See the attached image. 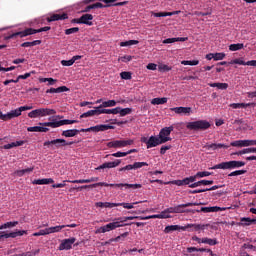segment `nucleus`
Listing matches in <instances>:
<instances>
[{
	"mask_svg": "<svg viewBox=\"0 0 256 256\" xmlns=\"http://www.w3.org/2000/svg\"><path fill=\"white\" fill-rule=\"evenodd\" d=\"M132 45H139L138 40H128L120 43V47H131Z\"/></svg>",
	"mask_w": 256,
	"mask_h": 256,
	"instance_id": "obj_44",
	"label": "nucleus"
},
{
	"mask_svg": "<svg viewBox=\"0 0 256 256\" xmlns=\"http://www.w3.org/2000/svg\"><path fill=\"white\" fill-rule=\"evenodd\" d=\"M65 19H69L67 13L53 14L48 18V21L51 23L52 21H65Z\"/></svg>",
	"mask_w": 256,
	"mask_h": 256,
	"instance_id": "obj_25",
	"label": "nucleus"
},
{
	"mask_svg": "<svg viewBox=\"0 0 256 256\" xmlns=\"http://www.w3.org/2000/svg\"><path fill=\"white\" fill-rule=\"evenodd\" d=\"M62 229H65V226L59 225V226H52L49 228H46L47 235H51V233H59Z\"/></svg>",
	"mask_w": 256,
	"mask_h": 256,
	"instance_id": "obj_32",
	"label": "nucleus"
},
{
	"mask_svg": "<svg viewBox=\"0 0 256 256\" xmlns=\"http://www.w3.org/2000/svg\"><path fill=\"white\" fill-rule=\"evenodd\" d=\"M221 211V207L212 206V207H201L200 210H194V213H217Z\"/></svg>",
	"mask_w": 256,
	"mask_h": 256,
	"instance_id": "obj_21",
	"label": "nucleus"
},
{
	"mask_svg": "<svg viewBox=\"0 0 256 256\" xmlns=\"http://www.w3.org/2000/svg\"><path fill=\"white\" fill-rule=\"evenodd\" d=\"M127 3H129V2L124 1V2H117L115 4L103 5V3H101V2H97L92 5H93L94 9H103V7H123V6L127 5Z\"/></svg>",
	"mask_w": 256,
	"mask_h": 256,
	"instance_id": "obj_15",
	"label": "nucleus"
},
{
	"mask_svg": "<svg viewBox=\"0 0 256 256\" xmlns=\"http://www.w3.org/2000/svg\"><path fill=\"white\" fill-rule=\"evenodd\" d=\"M173 231H186V228L180 225H170L166 226L164 229V233H173Z\"/></svg>",
	"mask_w": 256,
	"mask_h": 256,
	"instance_id": "obj_26",
	"label": "nucleus"
},
{
	"mask_svg": "<svg viewBox=\"0 0 256 256\" xmlns=\"http://www.w3.org/2000/svg\"><path fill=\"white\" fill-rule=\"evenodd\" d=\"M164 185H177L178 187H183V179L182 180H174L164 183Z\"/></svg>",
	"mask_w": 256,
	"mask_h": 256,
	"instance_id": "obj_58",
	"label": "nucleus"
},
{
	"mask_svg": "<svg viewBox=\"0 0 256 256\" xmlns=\"http://www.w3.org/2000/svg\"><path fill=\"white\" fill-rule=\"evenodd\" d=\"M47 127H49V126H43V125L32 126V127H28L27 131L29 133H47V132H49V128H47Z\"/></svg>",
	"mask_w": 256,
	"mask_h": 256,
	"instance_id": "obj_20",
	"label": "nucleus"
},
{
	"mask_svg": "<svg viewBox=\"0 0 256 256\" xmlns=\"http://www.w3.org/2000/svg\"><path fill=\"white\" fill-rule=\"evenodd\" d=\"M247 153H256V147L255 148H244L243 150H240L234 155H247Z\"/></svg>",
	"mask_w": 256,
	"mask_h": 256,
	"instance_id": "obj_40",
	"label": "nucleus"
},
{
	"mask_svg": "<svg viewBox=\"0 0 256 256\" xmlns=\"http://www.w3.org/2000/svg\"><path fill=\"white\" fill-rule=\"evenodd\" d=\"M43 31H51L49 26L42 27L40 29L27 28L20 32H15L8 36V39H15V37H28V35H35L36 33H43Z\"/></svg>",
	"mask_w": 256,
	"mask_h": 256,
	"instance_id": "obj_5",
	"label": "nucleus"
},
{
	"mask_svg": "<svg viewBox=\"0 0 256 256\" xmlns=\"http://www.w3.org/2000/svg\"><path fill=\"white\" fill-rule=\"evenodd\" d=\"M51 183H55L53 178H43V179H37L33 181V185H49Z\"/></svg>",
	"mask_w": 256,
	"mask_h": 256,
	"instance_id": "obj_30",
	"label": "nucleus"
},
{
	"mask_svg": "<svg viewBox=\"0 0 256 256\" xmlns=\"http://www.w3.org/2000/svg\"><path fill=\"white\" fill-rule=\"evenodd\" d=\"M209 87H217V89H221L222 91H225L229 88V84L227 83H209Z\"/></svg>",
	"mask_w": 256,
	"mask_h": 256,
	"instance_id": "obj_38",
	"label": "nucleus"
},
{
	"mask_svg": "<svg viewBox=\"0 0 256 256\" xmlns=\"http://www.w3.org/2000/svg\"><path fill=\"white\" fill-rule=\"evenodd\" d=\"M134 169H141V167H148L149 164L147 162H135L132 164Z\"/></svg>",
	"mask_w": 256,
	"mask_h": 256,
	"instance_id": "obj_59",
	"label": "nucleus"
},
{
	"mask_svg": "<svg viewBox=\"0 0 256 256\" xmlns=\"http://www.w3.org/2000/svg\"><path fill=\"white\" fill-rule=\"evenodd\" d=\"M244 47L245 45L243 43L230 44L229 51H241Z\"/></svg>",
	"mask_w": 256,
	"mask_h": 256,
	"instance_id": "obj_43",
	"label": "nucleus"
},
{
	"mask_svg": "<svg viewBox=\"0 0 256 256\" xmlns=\"http://www.w3.org/2000/svg\"><path fill=\"white\" fill-rule=\"evenodd\" d=\"M87 187H115L116 189H121V191H123V189L125 190L141 189L143 186L141 184H127V183L109 184L107 182H98V183H94L91 186H84V188H87Z\"/></svg>",
	"mask_w": 256,
	"mask_h": 256,
	"instance_id": "obj_3",
	"label": "nucleus"
},
{
	"mask_svg": "<svg viewBox=\"0 0 256 256\" xmlns=\"http://www.w3.org/2000/svg\"><path fill=\"white\" fill-rule=\"evenodd\" d=\"M133 219H139L141 221V219H143V216L120 217V218H117L116 221H119L120 225H122L121 223H125V221H133Z\"/></svg>",
	"mask_w": 256,
	"mask_h": 256,
	"instance_id": "obj_36",
	"label": "nucleus"
},
{
	"mask_svg": "<svg viewBox=\"0 0 256 256\" xmlns=\"http://www.w3.org/2000/svg\"><path fill=\"white\" fill-rule=\"evenodd\" d=\"M67 91H69L67 86H60L58 88H50L46 90V93H65Z\"/></svg>",
	"mask_w": 256,
	"mask_h": 256,
	"instance_id": "obj_31",
	"label": "nucleus"
},
{
	"mask_svg": "<svg viewBox=\"0 0 256 256\" xmlns=\"http://www.w3.org/2000/svg\"><path fill=\"white\" fill-rule=\"evenodd\" d=\"M92 21H93L92 14H84L80 17L79 23H81V25H88L89 27H91L93 25Z\"/></svg>",
	"mask_w": 256,
	"mask_h": 256,
	"instance_id": "obj_23",
	"label": "nucleus"
},
{
	"mask_svg": "<svg viewBox=\"0 0 256 256\" xmlns=\"http://www.w3.org/2000/svg\"><path fill=\"white\" fill-rule=\"evenodd\" d=\"M73 33H79V27H73L65 30V35H73Z\"/></svg>",
	"mask_w": 256,
	"mask_h": 256,
	"instance_id": "obj_62",
	"label": "nucleus"
},
{
	"mask_svg": "<svg viewBox=\"0 0 256 256\" xmlns=\"http://www.w3.org/2000/svg\"><path fill=\"white\" fill-rule=\"evenodd\" d=\"M75 241H77L75 237L64 239L59 246L60 251H63V250L69 251V249L73 247V243H75Z\"/></svg>",
	"mask_w": 256,
	"mask_h": 256,
	"instance_id": "obj_13",
	"label": "nucleus"
},
{
	"mask_svg": "<svg viewBox=\"0 0 256 256\" xmlns=\"http://www.w3.org/2000/svg\"><path fill=\"white\" fill-rule=\"evenodd\" d=\"M225 53L220 52V53H214V61H223L225 59Z\"/></svg>",
	"mask_w": 256,
	"mask_h": 256,
	"instance_id": "obj_60",
	"label": "nucleus"
},
{
	"mask_svg": "<svg viewBox=\"0 0 256 256\" xmlns=\"http://www.w3.org/2000/svg\"><path fill=\"white\" fill-rule=\"evenodd\" d=\"M95 115H99V107H96L95 110H89V111L83 113L80 116V119H85L87 117H93Z\"/></svg>",
	"mask_w": 256,
	"mask_h": 256,
	"instance_id": "obj_33",
	"label": "nucleus"
},
{
	"mask_svg": "<svg viewBox=\"0 0 256 256\" xmlns=\"http://www.w3.org/2000/svg\"><path fill=\"white\" fill-rule=\"evenodd\" d=\"M56 113H57V111H55V109L39 108L40 117H48V116H51V115H55Z\"/></svg>",
	"mask_w": 256,
	"mask_h": 256,
	"instance_id": "obj_27",
	"label": "nucleus"
},
{
	"mask_svg": "<svg viewBox=\"0 0 256 256\" xmlns=\"http://www.w3.org/2000/svg\"><path fill=\"white\" fill-rule=\"evenodd\" d=\"M196 181L195 176L186 177L183 179V185H188L189 187V185H193Z\"/></svg>",
	"mask_w": 256,
	"mask_h": 256,
	"instance_id": "obj_47",
	"label": "nucleus"
},
{
	"mask_svg": "<svg viewBox=\"0 0 256 256\" xmlns=\"http://www.w3.org/2000/svg\"><path fill=\"white\" fill-rule=\"evenodd\" d=\"M228 65H248L250 67H256V60L243 61L241 58H236L228 62Z\"/></svg>",
	"mask_w": 256,
	"mask_h": 256,
	"instance_id": "obj_14",
	"label": "nucleus"
},
{
	"mask_svg": "<svg viewBox=\"0 0 256 256\" xmlns=\"http://www.w3.org/2000/svg\"><path fill=\"white\" fill-rule=\"evenodd\" d=\"M23 235H27V230H16L14 232H4V239H15L17 237H23Z\"/></svg>",
	"mask_w": 256,
	"mask_h": 256,
	"instance_id": "obj_16",
	"label": "nucleus"
},
{
	"mask_svg": "<svg viewBox=\"0 0 256 256\" xmlns=\"http://www.w3.org/2000/svg\"><path fill=\"white\" fill-rule=\"evenodd\" d=\"M175 129V127L173 126H169V127H164L160 130L159 132V139L162 143H167V141H172L171 138V132Z\"/></svg>",
	"mask_w": 256,
	"mask_h": 256,
	"instance_id": "obj_11",
	"label": "nucleus"
},
{
	"mask_svg": "<svg viewBox=\"0 0 256 256\" xmlns=\"http://www.w3.org/2000/svg\"><path fill=\"white\" fill-rule=\"evenodd\" d=\"M251 104H245V103H232L229 105L232 109H246V107H249Z\"/></svg>",
	"mask_w": 256,
	"mask_h": 256,
	"instance_id": "obj_45",
	"label": "nucleus"
},
{
	"mask_svg": "<svg viewBox=\"0 0 256 256\" xmlns=\"http://www.w3.org/2000/svg\"><path fill=\"white\" fill-rule=\"evenodd\" d=\"M256 223V220H253L249 217H242L240 218V223L241 227H249V225H253Z\"/></svg>",
	"mask_w": 256,
	"mask_h": 256,
	"instance_id": "obj_29",
	"label": "nucleus"
},
{
	"mask_svg": "<svg viewBox=\"0 0 256 256\" xmlns=\"http://www.w3.org/2000/svg\"><path fill=\"white\" fill-rule=\"evenodd\" d=\"M121 79H125L126 81H129L131 79V72H121L120 73Z\"/></svg>",
	"mask_w": 256,
	"mask_h": 256,
	"instance_id": "obj_63",
	"label": "nucleus"
},
{
	"mask_svg": "<svg viewBox=\"0 0 256 256\" xmlns=\"http://www.w3.org/2000/svg\"><path fill=\"white\" fill-rule=\"evenodd\" d=\"M29 173H33V168H26L15 171V175H17V177H23V175H29Z\"/></svg>",
	"mask_w": 256,
	"mask_h": 256,
	"instance_id": "obj_39",
	"label": "nucleus"
},
{
	"mask_svg": "<svg viewBox=\"0 0 256 256\" xmlns=\"http://www.w3.org/2000/svg\"><path fill=\"white\" fill-rule=\"evenodd\" d=\"M137 203L139 202H134V203L122 202V203H118V207H123L124 209H133L134 205H137Z\"/></svg>",
	"mask_w": 256,
	"mask_h": 256,
	"instance_id": "obj_49",
	"label": "nucleus"
},
{
	"mask_svg": "<svg viewBox=\"0 0 256 256\" xmlns=\"http://www.w3.org/2000/svg\"><path fill=\"white\" fill-rule=\"evenodd\" d=\"M106 107H101L98 106V113L99 115H118L119 111L117 108H113V109H105Z\"/></svg>",
	"mask_w": 256,
	"mask_h": 256,
	"instance_id": "obj_22",
	"label": "nucleus"
},
{
	"mask_svg": "<svg viewBox=\"0 0 256 256\" xmlns=\"http://www.w3.org/2000/svg\"><path fill=\"white\" fill-rule=\"evenodd\" d=\"M36 45H41V40H34L32 42H24L21 47H35Z\"/></svg>",
	"mask_w": 256,
	"mask_h": 256,
	"instance_id": "obj_46",
	"label": "nucleus"
},
{
	"mask_svg": "<svg viewBox=\"0 0 256 256\" xmlns=\"http://www.w3.org/2000/svg\"><path fill=\"white\" fill-rule=\"evenodd\" d=\"M210 175H213L211 172L203 171V172H197L194 177L195 179H201L203 177H209Z\"/></svg>",
	"mask_w": 256,
	"mask_h": 256,
	"instance_id": "obj_48",
	"label": "nucleus"
},
{
	"mask_svg": "<svg viewBox=\"0 0 256 256\" xmlns=\"http://www.w3.org/2000/svg\"><path fill=\"white\" fill-rule=\"evenodd\" d=\"M158 71H160L161 73H166L167 71H171V66H168L166 64H160L158 66Z\"/></svg>",
	"mask_w": 256,
	"mask_h": 256,
	"instance_id": "obj_56",
	"label": "nucleus"
},
{
	"mask_svg": "<svg viewBox=\"0 0 256 256\" xmlns=\"http://www.w3.org/2000/svg\"><path fill=\"white\" fill-rule=\"evenodd\" d=\"M75 142H67V140L63 138H57L54 140H47L43 143L44 147L50 149V151H57L58 149H63V147H69L73 145Z\"/></svg>",
	"mask_w": 256,
	"mask_h": 256,
	"instance_id": "obj_4",
	"label": "nucleus"
},
{
	"mask_svg": "<svg viewBox=\"0 0 256 256\" xmlns=\"http://www.w3.org/2000/svg\"><path fill=\"white\" fill-rule=\"evenodd\" d=\"M125 237H129V232H124L120 236H117L116 238H111L109 240V243H113V241H121V239H125Z\"/></svg>",
	"mask_w": 256,
	"mask_h": 256,
	"instance_id": "obj_54",
	"label": "nucleus"
},
{
	"mask_svg": "<svg viewBox=\"0 0 256 256\" xmlns=\"http://www.w3.org/2000/svg\"><path fill=\"white\" fill-rule=\"evenodd\" d=\"M116 109H118L120 117H125L126 115H131L133 113V109L131 108L116 107Z\"/></svg>",
	"mask_w": 256,
	"mask_h": 256,
	"instance_id": "obj_37",
	"label": "nucleus"
},
{
	"mask_svg": "<svg viewBox=\"0 0 256 256\" xmlns=\"http://www.w3.org/2000/svg\"><path fill=\"white\" fill-rule=\"evenodd\" d=\"M256 145V140H244V147H253Z\"/></svg>",
	"mask_w": 256,
	"mask_h": 256,
	"instance_id": "obj_64",
	"label": "nucleus"
},
{
	"mask_svg": "<svg viewBox=\"0 0 256 256\" xmlns=\"http://www.w3.org/2000/svg\"><path fill=\"white\" fill-rule=\"evenodd\" d=\"M206 227H209V224H187L184 228L191 229V231H203Z\"/></svg>",
	"mask_w": 256,
	"mask_h": 256,
	"instance_id": "obj_24",
	"label": "nucleus"
},
{
	"mask_svg": "<svg viewBox=\"0 0 256 256\" xmlns=\"http://www.w3.org/2000/svg\"><path fill=\"white\" fill-rule=\"evenodd\" d=\"M117 105V101L115 100H107L102 102V105L100 107H115Z\"/></svg>",
	"mask_w": 256,
	"mask_h": 256,
	"instance_id": "obj_50",
	"label": "nucleus"
},
{
	"mask_svg": "<svg viewBox=\"0 0 256 256\" xmlns=\"http://www.w3.org/2000/svg\"><path fill=\"white\" fill-rule=\"evenodd\" d=\"M21 113L22 112L20 108L11 110L10 112L7 113L8 121H10V119H15V117H21Z\"/></svg>",
	"mask_w": 256,
	"mask_h": 256,
	"instance_id": "obj_35",
	"label": "nucleus"
},
{
	"mask_svg": "<svg viewBox=\"0 0 256 256\" xmlns=\"http://www.w3.org/2000/svg\"><path fill=\"white\" fill-rule=\"evenodd\" d=\"M167 103V98H154L151 100V105H165Z\"/></svg>",
	"mask_w": 256,
	"mask_h": 256,
	"instance_id": "obj_41",
	"label": "nucleus"
},
{
	"mask_svg": "<svg viewBox=\"0 0 256 256\" xmlns=\"http://www.w3.org/2000/svg\"><path fill=\"white\" fill-rule=\"evenodd\" d=\"M204 149H206V151H217V149H229V146L221 143H212L206 144Z\"/></svg>",
	"mask_w": 256,
	"mask_h": 256,
	"instance_id": "obj_18",
	"label": "nucleus"
},
{
	"mask_svg": "<svg viewBox=\"0 0 256 256\" xmlns=\"http://www.w3.org/2000/svg\"><path fill=\"white\" fill-rule=\"evenodd\" d=\"M119 227H125V224H121V222L117 220L116 222H111L109 224L101 226L96 230V233H107L109 231H114V229H117Z\"/></svg>",
	"mask_w": 256,
	"mask_h": 256,
	"instance_id": "obj_10",
	"label": "nucleus"
},
{
	"mask_svg": "<svg viewBox=\"0 0 256 256\" xmlns=\"http://www.w3.org/2000/svg\"><path fill=\"white\" fill-rule=\"evenodd\" d=\"M17 225H19L18 221H14V222H6L3 225L0 226V230L1 229H11L13 227H17Z\"/></svg>",
	"mask_w": 256,
	"mask_h": 256,
	"instance_id": "obj_42",
	"label": "nucleus"
},
{
	"mask_svg": "<svg viewBox=\"0 0 256 256\" xmlns=\"http://www.w3.org/2000/svg\"><path fill=\"white\" fill-rule=\"evenodd\" d=\"M215 182L213 180H200L189 185L190 189H195L201 187V185H213Z\"/></svg>",
	"mask_w": 256,
	"mask_h": 256,
	"instance_id": "obj_28",
	"label": "nucleus"
},
{
	"mask_svg": "<svg viewBox=\"0 0 256 256\" xmlns=\"http://www.w3.org/2000/svg\"><path fill=\"white\" fill-rule=\"evenodd\" d=\"M171 111H173L174 113H176L177 115H191V107H174L171 108Z\"/></svg>",
	"mask_w": 256,
	"mask_h": 256,
	"instance_id": "obj_19",
	"label": "nucleus"
},
{
	"mask_svg": "<svg viewBox=\"0 0 256 256\" xmlns=\"http://www.w3.org/2000/svg\"><path fill=\"white\" fill-rule=\"evenodd\" d=\"M96 181H99V177H91L90 179H79V180H73L69 181V183H96Z\"/></svg>",
	"mask_w": 256,
	"mask_h": 256,
	"instance_id": "obj_34",
	"label": "nucleus"
},
{
	"mask_svg": "<svg viewBox=\"0 0 256 256\" xmlns=\"http://www.w3.org/2000/svg\"><path fill=\"white\" fill-rule=\"evenodd\" d=\"M140 141L141 143H145L147 149H153V147L163 145V142H161V138H159V136H150L149 138L142 137Z\"/></svg>",
	"mask_w": 256,
	"mask_h": 256,
	"instance_id": "obj_8",
	"label": "nucleus"
},
{
	"mask_svg": "<svg viewBox=\"0 0 256 256\" xmlns=\"http://www.w3.org/2000/svg\"><path fill=\"white\" fill-rule=\"evenodd\" d=\"M231 147H245V140H236L230 143Z\"/></svg>",
	"mask_w": 256,
	"mask_h": 256,
	"instance_id": "obj_55",
	"label": "nucleus"
},
{
	"mask_svg": "<svg viewBox=\"0 0 256 256\" xmlns=\"http://www.w3.org/2000/svg\"><path fill=\"white\" fill-rule=\"evenodd\" d=\"M199 63V60H184L181 62L182 65H191L195 66Z\"/></svg>",
	"mask_w": 256,
	"mask_h": 256,
	"instance_id": "obj_61",
	"label": "nucleus"
},
{
	"mask_svg": "<svg viewBox=\"0 0 256 256\" xmlns=\"http://www.w3.org/2000/svg\"><path fill=\"white\" fill-rule=\"evenodd\" d=\"M39 81L40 83H48V85H55L57 83V80L53 78H40Z\"/></svg>",
	"mask_w": 256,
	"mask_h": 256,
	"instance_id": "obj_51",
	"label": "nucleus"
},
{
	"mask_svg": "<svg viewBox=\"0 0 256 256\" xmlns=\"http://www.w3.org/2000/svg\"><path fill=\"white\" fill-rule=\"evenodd\" d=\"M109 129H113V126L111 125H105V124H101V125H96V126H92L90 128H82L80 130L78 129H69V130H64L62 131V137H76V135H79V133H89L91 131H93L94 133H99V131H109Z\"/></svg>",
	"mask_w": 256,
	"mask_h": 256,
	"instance_id": "obj_1",
	"label": "nucleus"
},
{
	"mask_svg": "<svg viewBox=\"0 0 256 256\" xmlns=\"http://www.w3.org/2000/svg\"><path fill=\"white\" fill-rule=\"evenodd\" d=\"M245 173H247V170H235L228 174V177H237L239 175H245Z\"/></svg>",
	"mask_w": 256,
	"mask_h": 256,
	"instance_id": "obj_53",
	"label": "nucleus"
},
{
	"mask_svg": "<svg viewBox=\"0 0 256 256\" xmlns=\"http://www.w3.org/2000/svg\"><path fill=\"white\" fill-rule=\"evenodd\" d=\"M63 119V116L57 115L54 117L48 118L50 122H40L39 125L43 127H51V129H57V127H63V125H73L79 123L78 120H58Z\"/></svg>",
	"mask_w": 256,
	"mask_h": 256,
	"instance_id": "obj_2",
	"label": "nucleus"
},
{
	"mask_svg": "<svg viewBox=\"0 0 256 256\" xmlns=\"http://www.w3.org/2000/svg\"><path fill=\"white\" fill-rule=\"evenodd\" d=\"M197 205H202L201 203L197 202H188L186 204H179L175 206V213H195V210L192 209H186V207H195Z\"/></svg>",
	"mask_w": 256,
	"mask_h": 256,
	"instance_id": "obj_12",
	"label": "nucleus"
},
{
	"mask_svg": "<svg viewBox=\"0 0 256 256\" xmlns=\"http://www.w3.org/2000/svg\"><path fill=\"white\" fill-rule=\"evenodd\" d=\"M121 165V160H115L114 162H105L96 168L97 171L100 169H114V167H119Z\"/></svg>",
	"mask_w": 256,
	"mask_h": 256,
	"instance_id": "obj_17",
	"label": "nucleus"
},
{
	"mask_svg": "<svg viewBox=\"0 0 256 256\" xmlns=\"http://www.w3.org/2000/svg\"><path fill=\"white\" fill-rule=\"evenodd\" d=\"M202 243H205L206 245H217V239H211V238H202Z\"/></svg>",
	"mask_w": 256,
	"mask_h": 256,
	"instance_id": "obj_52",
	"label": "nucleus"
},
{
	"mask_svg": "<svg viewBox=\"0 0 256 256\" xmlns=\"http://www.w3.org/2000/svg\"><path fill=\"white\" fill-rule=\"evenodd\" d=\"M210 127L211 123L207 120H197L186 124V129L189 131H207Z\"/></svg>",
	"mask_w": 256,
	"mask_h": 256,
	"instance_id": "obj_7",
	"label": "nucleus"
},
{
	"mask_svg": "<svg viewBox=\"0 0 256 256\" xmlns=\"http://www.w3.org/2000/svg\"><path fill=\"white\" fill-rule=\"evenodd\" d=\"M135 141L133 139L128 140H115L107 143V147L110 149H121L123 147H128V145H133Z\"/></svg>",
	"mask_w": 256,
	"mask_h": 256,
	"instance_id": "obj_9",
	"label": "nucleus"
},
{
	"mask_svg": "<svg viewBox=\"0 0 256 256\" xmlns=\"http://www.w3.org/2000/svg\"><path fill=\"white\" fill-rule=\"evenodd\" d=\"M28 117H30V119H37V117H40L39 109H35L29 112Z\"/></svg>",
	"mask_w": 256,
	"mask_h": 256,
	"instance_id": "obj_57",
	"label": "nucleus"
},
{
	"mask_svg": "<svg viewBox=\"0 0 256 256\" xmlns=\"http://www.w3.org/2000/svg\"><path fill=\"white\" fill-rule=\"evenodd\" d=\"M246 163L244 161L231 160L228 162H221L219 164L214 165L210 169H223V170H231V169H241V167H245Z\"/></svg>",
	"mask_w": 256,
	"mask_h": 256,
	"instance_id": "obj_6",
	"label": "nucleus"
}]
</instances>
